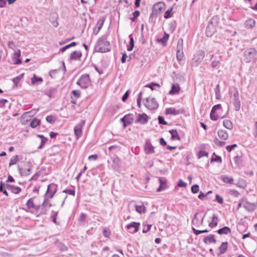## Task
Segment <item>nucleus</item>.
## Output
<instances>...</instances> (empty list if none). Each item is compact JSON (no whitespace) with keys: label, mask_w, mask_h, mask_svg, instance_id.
<instances>
[{"label":"nucleus","mask_w":257,"mask_h":257,"mask_svg":"<svg viewBox=\"0 0 257 257\" xmlns=\"http://www.w3.org/2000/svg\"><path fill=\"white\" fill-rule=\"evenodd\" d=\"M219 18L217 16L213 17L209 21L206 30L207 37H211L216 31V27L219 23Z\"/></svg>","instance_id":"f257e3e1"},{"label":"nucleus","mask_w":257,"mask_h":257,"mask_svg":"<svg viewBox=\"0 0 257 257\" xmlns=\"http://www.w3.org/2000/svg\"><path fill=\"white\" fill-rule=\"evenodd\" d=\"M110 50L109 43L105 38H101L98 39L95 46V51L97 52L105 53Z\"/></svg>","instance_id":"f03ea898"},{"label":"nucleus","mask_w":257,"mask_h":257,"mask_svg":"<svg viewBox=\"0 0 257 257\" xmlns=\"http://www.w3.org/2000/svg\"><path fill=\"white\" fill-rule=\"evenodd\" d=\"M257 55V51L252 48H250L243 52L244 60L246 63H249Z\"/></svg>","instance_id":"7ed1b4c3"},{"label":"nucleus","mask_w":257,"mask_h":257,"mask_svg":"<svg viewBox=\"0 0 257 257\" xmlns=\"http://www.w3.org/2000/svg\"><path fill=\"white\" fill-rule=\"evenodd\" d=\"M90 79L88 74L82 75L77 82V84L82 88H87L90 85Z\"/></svg>","instance_id":"20e7f679"},{"label":"nucleus","mask_w":257,"mask_h":257,"mask_svg":"<svg viewBox=\"0 0 257 257\" xmlns=\"http://www.w3.org/2000/svg\"><path fill=\"white\" fill-rule=\"evenodd\" d=\"M165 4L163 2H159L155 4L153 7V12L151 15L152 17H157L159 13L165 9Z\"/></svg>","instance_id":"39448f33"},{"label":"nucleus","mask_w":257,"mask_h":257,"mask_svg":"<svg viewBox=\"0 0 257 257\" xmlns=\"http://www.w3.org/2000/svg\"><path fill=\"white\" fill-rule=\"evenodd\" d=\"M204 56V51L202 50L198 51L194 56L192 65L195 66H197L203 59Z\"/></svg>","instance_id":"423d86ee"},{"label":"nucleus","mask_w":257,"mask_h":257,"mask_svg":"<svg viewBox=\"0 0 257 257\" xmlns=\"http://www.w3.org/2000/svg\"><path fill=\"white\" fill-rule=\"evenodd\" d=\"M57 186L55 184H50L48 186L45 196L51 199L57 191Z\"/></svg>","instance_id":"0eeeda50"},{"label":"nucleus","mask_w":257,"mask_h":257,"mask_svg":"<svg viewBox=\"0 0 257 257\" xmlns=\"http://www.w3.org/2000/svg\"><path fill=\"white\" fill-rule=\"evenodd\" d=\"M145 105L150 109H155L158 107V104L154 98H147Z\"/></svg>","instance_id":"6e6552de"},{"label":"nucleus","mask_w":257,"mask_h":257,"mask_svg":"<svg viewBox=\"0 0 257 257\" xmlns=\"http://www.w3.org/2000/svg\"><path fill=\"white\" fill-rule=\"evenodd\" d=\"M84 123L85 121L84 120H81V121L74 127V134L77 140H78L82 135V128Z\"/></svg>","instance_id":"1a4fd4ad"},{"label":"nucleus","mask_w":257,"mask_h":257,"mask_svg":"<svg viewBox=\"0 0 257 257\" xmlns=\"http://www.w3.org/2000/svg\"><path fill=\"white\" fill-rule=\"evenodd\" d=\"M204 217H201L199 215L198 213H196L192 219V225L198 227L200 225H202L203 223Z\"/></svg>","instance_id":"9d476101"},{"label":"nucleus","mask_w":257,"mask_h":257,"mask_svg":"<svg viewBox=\"0 0 257 257\" xmlns=\"http://www.w3.org/2000/svg\"><path fill=\"white\" fill-rule=\"evenodd\" d=\"M134 117L132 114H128L124 115L121 119L120 121L123 122L124 127L127 125L131 124L133 121Z\"/></svg>","instance_id":"9b49d317"},{"label":"nucleus","mask_w":257,"mask_h":257,"mask_svg":"<svg viewBox=\"0 0 257 257\" xmlns=\"http://www.w3.org/2000/svg\"><path fill=\"white\" fill-rule=\"evenodd\" d=\"M233 104L236 111H239L240 107V102L239 99L238 92L237 90L233 94Z\"/></svg>","instance_id":"f8f14e48"},{"label":"nucleus","mask_w":257,"mask_h":257,"mask_svg":"<svg viewBox=\"0 0 257 257\" xmlns=\"http://www.w3.org/2000/svg\"><path fill=\"white\" fill-rule=\"evenodd\" d=\"M257 207L255 203H250L248 202L246 199L244 198L243 207L248 211H253Z\"/></svg>","instance_id":"ddd939ff"},{"label":"nucleus","mask_w":257,"mask_h":257,"mask_svg":"<svg viewBox=\"0 0 257 257\" xmlns=\"http://www.w3.org/2000/svg\"><path fill=\"white\" fill-rule=\"evenodd\" d=\"M140 225V223L132 222V223L128 224L126 227L131 233H134L138 231Z\"/></svg>","instance_id":"4468645a"},{"label":"nucleus","mask_w":257,"mask_h":257,"mask_svg":"<svg viewBox=\"0 0 257 257\" xmlns=\"http://www.w3.org/2000/svg\"><path fill=\"white\" fill-rule=\"evenodd\" d=\"M183 110L182 109H176L173 107L167 108L166 109V113L167 114H170L173 115H177L183 113Z\"/></svg>","instance_id":"2eb2a0df"},{"label":"nucleus","mask_w":257,"mask_h":257,"mask_svg":"<svg viewBox=\"0 0 257 257\" xmlns=\"http://www.w3.org/2000/svg\"><path fill=\"white\" fill-rule=\"evenodd\" d=\"M6 187L7 189L11 190L13 193L16 194H19L22 190L19 187L10 184H6Z\"/></svg>","instance_id":"dca6fc26"},{"label":"nucleus","mask_w":257,"mask_h":257,"mask_svg":"<svg viewBox=\"0 0 257 257\" xmlns=\"http://www.w3.org/2000/svg\"><path fill=\"white\" fill-rule=\"evenodd\" d=\"M33 199V198H31L27 201L26 203L27 207L28 209H34L38 210L39 209L40 206L35 205L34 203Z\"/></svg>","instance_id":"f3484780"},{"label":"nucleus","mask_w":257,"mask_h":257,"mask_svg":"<svg viewBox=\"0 0 257 257\" xmlns=\"http://www.w3.org/2000/svg\"><path fill=\"white\" fill-rule=\"evenodd\" d=\"M145 151L146 154H153L155 152L154 147L150 142H146L145 145Z\"/></svg>","instance_id":"a211bd4d"},{"label":"nucleus","mask_w":257,"mask_h":257,"mask_svg":"<svg viewBox=\"0 0 257 257\" xmlns=\"http://www.w3.org/2000/svg\"><path fill=\"white\" fill-rule=\"evenodd\" d=\"M180 89L179 85L177 83L172 84V88L169 93L171 95H174L179 93Z\"/></svg>","instance_id":"6ab92c4d"},{"label":"nucleus","mask_w":257,"mask_h":257,"mask_svg":"<svg viewBox=\"0 0 257 257\" xmlns=\"http://www.w3.org/2000/svg\"><path fill=\"white\" fill-rule=\"evenodd\" d=\"M137 121L141 124H144L148 121V116L145 113L140 114Z\"/></svg>","instance_id":"aec40b11"},{"label":"nucleus","mask_w":257,"mask_h":257,"mask_svg":"<svg viewBox=\"0 0 257 257\" xmlns=\"http://www.w3.org/2000/svg\"><path fill=\"white\" fill-rule=\"evenodd\" d=\"M31 83L33 85H39L43 82V79L41 77H37L36 74H34L31 79Z\"/></svg>","instance_id":"412c9836"},{"label":"nucleus","mask_w":257,"mask_h":257,"mask_svg":"<svg viewBox=\"0 0 257 257\" xmlns=\"http://www.w3.org/2000/svg\"><path fill=\"white\" fill-rule=\"evenodd\" d=\"M216 241L214 235L213 234L207 235L204 239V241L206 244L215 243Z\"/></svg>","instance_id":"4be33fe9"},{"label":"nucleus","mask_w":257,"mask_h":257,"mask_svg":"<svg viewBox=\"0 0 257 257\" xmlns=\"http://www.w3.org/2000/svg\"><path fill=\"white\" fill-rule=\"evenodd\" d=\"M21 56V52L20 50H18L16 51L14 54L13 58L15 59L14 61V64H19L21 63V60L19 59V57Z\"/></svg>","instance_id":"5701e85b"},{"label":"nucleus","mask_w":257,"mask_h":257,"mask_svg":"<svg viewBox=\"0 0 257 257\" xmlns=\"http://www.w3.org/2000/svg\"><path fill=\"white\" fill-rule=\"evenodd\" d=\"M82 56V54L80 51H75L71 53L70 58L72 60H79Z\"/></svg>","instance_id":"b1692460"},{"label":"nucleus","mask_w":257,"mask_h":257,"mask_svg":"<svg viewBox=\"0 0 257 257\" xmlns=\"http://www.w3.org/2000/svg\"><path fill=\"white\" fill-rule=\"evenodd\" d=\"M218 136L219 138L224 140H227L228 137V135L227 132L222 130H219L218 131Z\"/></svg>","instance_id":"393cba45"},{"label":"nucleus","mask_w":257,"mask_h":257,"mask_svg":"<svg viewBox=\"0 0 257 257\" xmlns=\"http://www.w3.org/2000/svg\"><path fill=\"white\" fill-rule=\"evenodd\" d=\"M255 24V22L253 19L247 20L245 23V27L248 29L253 28Z\"/></svg>","instance_id":"a878e982"},{"label":"nucleus","mask_w":257,"mask_h":257,"mask_svg":"<svg viewBox=\"0 0 257 257\" xmlns=\"http://www.w3.org/2000/svg\"><path fill=\"white\" fill-rule=\"evenodd\" d=\"M219 234H228L231 232V229L227 226H225L217 230Z\"/></svg>","instance_id":"bb28decb"},{"label":"nucleus","mask_w":257,"mask_h":257,"mask_svg":"<svg viewBox=\"0 0 257 257\" xmlns=\"http://www.w3.org/2000/svg\"><path fill=\"white\" fill-rule=\"evenodd\" d=\"M218 217L215 214L212 215V221L209 223V226L213 228L217 225Z\"/></svg>","instance_id":"cd10ccee"},{"label":"nucleus","mask_w":257,"mask_h":257,"mask_svg":"<svg viewBox=\"0 0 257 257\" xmlns=\"http://www.w3.org/2000/svg\"><path fill=\"white\" fill-rule=\"evenodd\" d=\"M228 243L227 242H222L221 245L219 247V254L225 253L227 249Z\"/></svg>","instance_id":"c85d7f7f"},{"label":"nucleus","mask_w":257,"mask_h":257,"mask_svg":"<svg viewBox=\"0 0 257 257\" xmlns=\"http://www.w3.org/2000/svg\"><path fill=\"white\" fill-rule=\"evenodd\" d=\"M169 133L171 135V139L175 140H180V138L176 130H171L169 131Z\"/></svg>","instance_id":"c756f323"},{"label":"nucleus","mask_w":257,"mask_h":257,"mask_svg":"<svg viewBox=\"0 0 257 257\" xmlns=\"http://www.w3.org/2000/svg\"><path fill=\"white\" fill-rule=\"evenodd\" d=\"M105 21V18L104 17H102L101 19H99L97 24H96V27L97 28V31L96 33H95V35H96L98 32L100 31V30L101 29V27H102L103 23Z\"/></svg>","instance_id":"7c9ffc66"},{"label":"nucleus","mask_w":257,"mask_h":257,"mask_svg":"<svg viewBox=\"0 0 257 257\" xmlns=\"http://www.w3.org/2000/svg\"><path fill=\"white\" fill-rule=\"evenodd\" d=\"M221 177L223 181L225 183H229L230 184L234 183V180L232 177H229L227 176H222Z\"/></svg>","instance_id":"2f4dec72"},{"label":"nucleus","mask_w":257,"mask_h":257,"mask_svg":"<svg viewBox=\"0 0 257 257\" xmlns=\"http://www.w3.org/2000/svg\"><path fill=\"white\" fill-rule=\"evenodd\" d=\"M50 198L45 196L44 200L43 203L41 205V207L43 209H46L48 207H50L51 205L49 203Z\"/></svg>","instance_id":"473e14b6"},{"label":"nucleus","mask_w":257,"mask_h":257,"mask_svg":"<svg viewBox=\"0 0 257 257\" xmlns=\"http://www.w3.org/2000/svg\"><path fill=\"white\" fill-rule=\"evenodd\" d=\"M129 38L130 39L129 45L127 46V50L128 51H131L133 50L134 47V39L132 36V35H130L129 36Z\"/></svg>","instance_id":"72a5a7b5"},{"label":"nucleus","mask_w":257,"mask_h":257,"mask_svg":"<svg viewBox=\"0 0 257 257\" xmlns=\"http://www.w3.org/2000/svg\"><path fill=\"white\" fill-rule=\"evenodd\" d=\"M223 125L228 130H231L233 127L231 121L228 119H225L223 120Z\"/></svg>","instance_id":"f704fd0d"},{"label":"nucleus","mask_w":257,"mask_h":257,"mask_svg":"<svg viewBox=\"0 0 257 257\" xmlns=\"http://www.w3.org/2000/svg\"><path fill=\"white\" fill-rule=\"evenodd\" d=\"M183 40L182 38H180L177 43V51H183Z\"/></svg>","instance_id":"c9c22d12"},{"label":"nucleus","mask_w":257,"mask_h":257,"mask_svg":"<svg viewBox=\"0 0 257 257\" xmlns=\"http://www.w3.org/2000/svg\"><path fill=\"white\" fill-rule=\"evenodd\" d=\"M40 124V120L36 118H34L30 123V126L32 128H35Z\"/></svg>","instance_id":"e433bc0d"},{"label":"nucleus","mask_w":257,"mask_h":257,"mask_svg":"<svg viewBox=\"0 0 257 257\" xmlns=\"http://www.w3.org/2000/svg\"><path fill=\"white\" fill-rule=\"evenodd\" d=\"M221 61V56H219L217 57H216L215 59L212 61L211 66L212 67H216L220 63Z\"/></svg>","instance_id":"4c0bfd02"},{"label":"nucleus","mask_w":257,"mask_h":257,"mask_svg":"<svg viewBox=\"0 0 257 257\" xmlns=\"http://www.w3.org/2000/svg\"><path fill=\"white\" fill-rule=\"evenodd\" d=\"M19 161V156L18 155H15L13 156L10 161L9 166H11L13 165L16 164Z\"/></svg>","instance_id":"58836bf2"},{"label":"nucleus","mask_w":257,"mask_h":257,"mask_svg":"<svg viewBox=\"0 0 257 257\" xmlns=\"http://www.w3.org/2000/svg\"><path fill=\"white\" fill-rule=\"evenodd\" d=\"M160 181V187L158 188L157 191L160 192L163 190H164L166 188V184L165 182H163L161 179H159Z\"/></svg>","instance_id":"ea45409f"},{"label":"nucleus","mask_w":257,"mask_h":257,"mask_svg":"<svg viewBox=\"0 0 257 257\" xmlns=\"http://www.w3.org/2000/svg\"><path fill=\"white\" fill-rule=\"evenodd\" d=\"M135 208L136 210L140 213H144L145 211V207L143 205H136Z\"/></svg>","instance_id":"a19ab883"},{"label":"nucleus","mask_w":257,"mask_h":257,"mask_svg":"<svg viewBox=\"0 0 257 257\" xmlns=\"http://www.w3.org/2000/svg\"><path fill=\"white\" fill-rule=\"evenodd\" d=\"M80 96V92L78 90H74L71 92V98L73 99V97L78 98Z\"/></svg>","instance_id":"79ce46f5"},{"label":"nucleus","mask_w":257,"mask_h":257,"mask_svg":"<svg viewBox=\"0 0 257 257\" xmlns=\"http://www.w3.org/2000/svg\"><path fill=\"white\" fill-rule=\"evenodd\" d=\"M176 57L178 61L180 62L184 57L183 51H177Z\"/></svg>","instance_id":"37998d69"},{"label":"nucleus","mask_w":257,"mask_h":257,"mask_svg":"<svg viewBox=\"0 0 257 257\" xmlns=\"http://www.w3.org/2000/svg\"><path fill=\"white\" fill-rule=\"evenodd\" d=\"M169 35L168 34L165 33L164 37L158 40V41L159 42H161L163 44H164L166 43L169 39Z\"/></svg>","instance_id":"c03bdc74"},{"label":"nucleus","mask_w":257,"mask_h":257,"mask_svg":"<svg viewBox=\"0 0 257 257\" xmlns=\"http://www.w3.org/2000/svg\"><path fill=\"white\" fill-rule=\"evenodd\" d=\"M210 116V118L213 120H216L218 118L217 114H216V112L212 111V110L211 111Z\"/></svg>","instance_id":"a18cd8bd"},{"label":"nucleus","mask_w":257,"mask_h":257,"mask_svg":"<svg viewBox=\"0 0 257 257\" xmlns=\"http://www.w3.org/2000/svg\"><path fill=\"white\" fill-rule=\"evenodd\" d=\"M172 10V8H171L170 10H168L166 12V13H165V15H164V18L165 19H168V18L172 17V15L171 14Z\"/></svg>","instance_id":"49530a36"},{"label":"nucleus","mask_w":257,"mask_h":257,"mask_svg":"<svg viewBox=\"0 0 257 257\" xmlns=\"http://www.w3.org/2000/svg\"><path fill=\"white\" fill-rule=\"evenodd\" d=\"M46 120L50 123H53L55 122V117L52 115H49L46 117Z\"/></svg>","instance_id":"de8ad7c7"},{"label":"nucleus","mask_w":257,"mask_h":257,"mask_svg":"<svg viewBox=\"0 0 257 257\" xmlns=\"http://www.w3.org/2000/svg\"><path fill=\"white\" fill-rule=\"evenodd\" d=\"M191 191L193 193H196L199 191V186L197 184L194 185L191 187Z\"/></svg>","instance_id":"09e8293b"},{"label":"nucleus","mask_w":257,"mask_h":257,"mask_svg":"<svg viewBox=\"0 0 257 257\" xmlns=\"http://www.w3.org/2000/svg\"><path fill=\"white\" fill-rule=\"evenodd\" d=\"M142 94H143V92H140L138 95V97L137 98V104L139 107H141V100H142Z\"/></svg>","instance_id":"8fccbe9b"},{"label":"nucleus","mask_w":257,"mask_h":257,"mask_svg":"<svg viewBox=\"0 0 257 257\" xmlns=\"http://www.w3.org/2000/svg\"><path fill=\"white\" fill-rule=\"evenodd\" d=\"M140 13L139 11H136L133 13V18H131L132 21H135V20L140 16Z\"/></svg>","instance_id":"3c124183"},{"label":"nucleus","mask_w":257,"mask_h":257,"mask_svg":"<svg viewBox=\"0 0 257 257\" xmlns=\"http://www.w3.org/2000/svg\"><path fill=\"white\" fill-rule=\"evenodd\" d=\"M62 193H68V194H69L70 195L74 196L75 195V191L74 190L65 189V190L63 191Z\"/></svg>","instance_id":"603ef678"},{"label":"nucleus","mask_w":257,"mask_h":257,"mask_svg":"<svg viewBox=\"0 0 257 257\" xmlns=\"http://www.w3.org/2000/svg\"><path fill=\"white\" fill-rule=\"evenodd\" d=\"M233 161L235 162V163L236 164L237 167H239V166L240 165V162H241L240 158L238 156H236L233 158Z\"/></svg>","instance_id":"864d4df0"},{"label":"nucleus","mask_w":257,"mask_h":257,"mask_svg":"<svg viewBox=\"0 0 257 257\" xmlns=\"http://www.w3.org/2000/svg\"><path fill=\"white\" fill-rule=\"evenodd\" d=\"M208 155V153H207V152H206L205 151H201L198 153V158H200L204 157V156L207 157Z\"/></svg>","instance_id":"5fc2aeb1"},{"label":"nucleus","mask_w":257,"mask_h":257,"mask_svg":"<svg viewBox=\"0 0 257 257\" xmlns=\"http://www.w3.org/2000/svg\"><path fill=\"white\" fill-rule=\"evenodd\" d=\"M219 162V163H221L222 162V159L219 156H216L215 158H212L211 160V162Z\"/></svg>","instance_id":"6e6d98bb"},{"label":"nucleus","mask_w":257,"mask_h":257,"mask_svg":"<svg viewBox=\"0 0 257 257\" xmlns=\"http://www.w3.org/2000/svg\"><path fill=\"white\" fill-rule=\"evenodd\" d=\"M47 141V138H46L45 137H43V139H41V144L38 147V149H42L43 148L44 145L45 144V143Z\"/></svg>","instance_id":"4d7b16f0"},{"label":"nucleus","mask_w":257,"mask_h":257,"mask_svg":"<svg viewBox=\"0 0 257 257\" xmlns=\"http://www.w3.org/2000/svg\"><path fill=\"white\" fill-rule=\"evenodd\" d=\"M103 234L105 237H108L110 234V231L106 228L103 229Z\"/></svg>","instance_id":"13d9d810"},{"label":"nucleus","mask_w":257,"mask_h":257,"mask_svg":"<svg viewBox=\"0 0 257 257\" xmlns=\"http://www.w3.org/2000/svg\"><path fill=\"white\" fill-rule=\"evenodd\" d=\"M237 147L236 144H233L230 146H227L226 147V149L228 152H231L232 150H233L235 148Z\"/></svg>","instance_id":"bf43d9fd"},{"label":"nucleus","mask_w":257,"mask_h":257,"mask_svg":"<svg viewBox=\"0 0 257 257\" xmlns=\"http://www.w3.org/2000/svg\"><path fill=\"white\" fill-rule=\"evenodd\" d=\"M216 199L217 201L220 204L223 203V199L222 197L220 196L218 194L216 195Z\"/></svg>","instance_id":"052dcab7"},{"label":"nucleus","mask_w":257,"mask_h":257,"mask_svg":"<svg viewBox=\"0 0 257 257\" xmlns=\"http://www.w3.org/2000/svg\"><path fill=\"white\" fill-rule=\"evenodd\" d=\"M158 120H159V122L160 124H167V122L164 120V118L163 117L161 116H159L158 117Z\"/></svg>","instance_id":"680f3d73"},{"label":"nucleus","mask_w":257,"mask_h":257,"mask_svg":"<svg viewBox=\"0 0 257 257\" xmlns=\"http://www.w3.org/2000/svg\"><path fill=\"white\" fill-rule=\"evenodd\" d=\"M215 143L216 145H217V146H221V147L223 146L225 144V142L219 141L218 139L216 140V141H215Z\"/></svg>","instance_id":"e2e57ef3"},{"label":"nucleus","mask_w":257,"mask_h":257,"mask_svg":"<svg viewBox=\"0 0 257 257\" xmlns=\"http://www.w3.org/2000/svg\"><path fill=\"white\" fill-rule=\"evenodd\" d=\"M221 108V105L220 104H218L217 105H214L211 110L212 111H215L218 109H220Z\"/></svg>","instance_id":"0e129e2a"},{"label":"nucleus","mask_w":257,"mask_h":257,"mask_svg":"<svg viewBox=\"0 0 257 257\" xmlns=\"http://www.w3.org/2000/svg\"><path fill=\"white\" fill-rule=\"evenodd\" d=\"M86 219V215L85 214L82 213L79 218V221L83 222Z\"/></svg>","instance_id":"69168bd1"},{"label":"nucleus","mask_w":257,"mask_h":257,"mask_svg":"<svg viewBox=\"0 0 257 257\" xmlns=\"http://www.w3.org/2000/svg\"><path fill=\"white\" fill-rule=\"evenodd\" d=\"M152 225H146L144 227L143 232L144 233L147 232L151 228Z\"/></svg>","instance_id":"338daca9"},{"label":"nucleus","mask_w":257,"mask_h":257,"mask_svg":"<svg viewBox=\"0 0 257 257\" xmlns=\"http://www.w3.org/2000/svg\"><path fill=\"white\" fill-rule=\"evenodd\" d=\"M178 185L181 187H185L187 184L182 180L180 179L178 182Z\"/></svg>","instance_id":"774afa93"}]
</instances>
